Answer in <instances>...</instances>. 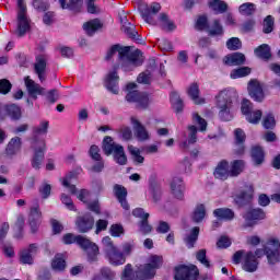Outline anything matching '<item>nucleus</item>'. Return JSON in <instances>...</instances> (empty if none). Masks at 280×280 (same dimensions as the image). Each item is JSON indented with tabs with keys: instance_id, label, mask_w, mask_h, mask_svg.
I'll use <instances>...</instances> for the list:
<instances>
[{
	"instance_id": "nucleus-13",
	"label": "nucleus",
	"mask_w": 280,
	"mask_h": 280,
	"mask_svg": "<svg viewBox=\"0 0 280 280\" xmlns=\"http://www.w3.org/2000/svg\"><path fill=\"white\" fill-rule=\"evenodd\" d=\"M266 256L269 264H279L280 242L278 238H270L266 246Z\"/></svg>"
},
{
	"instance_id": "nucleus-7",
	"label": "nucleus",
	"mask_w": 280,
	"mask_h": 280,
	"mask_svg": "<svg viewBox=\"0 0 280 280\" xmlns=\"http://www.w3.org/2000/svg\"><path fill=\"white\" fill-rule=\"evenodd\" d=\"M30 16L27 15V4L25 0H18V14H16V27L14 30L15 36L19 38L30 32Z\"/></svg>"
},
{
	"instance_id": "nucleus-34",
	"label": "nucleus",
	"mask_w": 280,
	"mask_h": 280,
	"mask_svg": "<svg viewBox=\"0 0 280 280\" xmlns=\"http://www.w3.org/2000/svg\"><path fill=\"white\" fill-rule=\"evenodd\" d=\"M198 235H200V228H192L189 235L185 237V243L188 248H194V245L198 242Z\"/></svg>"
},
{
	"instance_id": "nucleus-12",
	"label": "nucleus",
	"mask_w": 280,
	"mask_h": 280,
	"mask_svg": "<svg viewBox=\"0 0 280 280\" xmlns=\"http://www.w3.org/2000/svg\"><path fill=\"white\" fill-rule=\"evenodd\" d=\"M139 10L145 23H149V25H156L154 14H159V12H161V4L159 2H153L150 7L148 4H141Z\"/></svg>"
},
{
	"instance_id": "nucleus-58",
	"label": "nucleus",
	"mask_w": 280,
	"mask_h": 280,
	"mask_svg": "<svg viewBox=\"0 0 280 280\" xmlns=\"http://www.w3.org/2000/svg\"><path fill=\"white\" fill-rule=\"evenodd\" d=\"M12 91V83L8 79L0 80V93L2 95H8Z\"/></svg>"
},
{
	"instance_id": "nucleus-39",
	"label": "nucleus",
	"mask_w": 280,
	"mask_h": 280,
	"mask_svg": "<svg viewBox=\"0 0 280 280\" xmlns=\"http://www.w3.org/2000/svg\"><path fill=\"white\" fill-rule=\"evenodd\" d=\"M210 36H222L224 34V28L222 27V24H220V21L214 20L211 24V26H208L207 28Z\"/></svg>"
},
{
	"instance_id": "nucleus-55",
	"label": "nucleus",
	"mask_w": 280,
	"mask_h": 280,
	"mask_svg": "<svg viewBox=\"0 0 280 280\" xmlns=\"http://www.w3.org/2000/svg\"><path fill=\"white\" fill-rule=\"evenodd\" d=\"M132 250H135L133 242H126L121 245V253L126 259V257L132 255Z\"/></svg>"
},
{
	"instance_id": "nucleus-26",
	"label": "nucleus",
	"mask_w": 280,
	"mask_h": 280,
	"mask_svg": "<svg viewBox=\"0 0 280 280\" xmlns=\"http://www.w3.org/2000/svg\"><path fill=\"white\" fill-rule=\"evenodd\" d=\"M266 213L261 209H253L244 214L245 228L255 225V220H264Z\"/></svg>"
},
{
	"instance_id": "nucleus-25",
	"label": "nucleus",
	"mask_w": 280,
	"mask_h": 280,
	"mask_svg": "<svg viewBox=\"0 0 280 280\" xmlns=\"http://www.w3.org/2000/svg\"><path fill=\"white\" fill-rule=\"evenodd\" d=\"M38 253V245L31 244L28 248L23 249L20 254V261L21 264H34L33 255H36Z\"/></svg>"
},
{
	"instance_id": "nucleus-5",
	"label": "nucleus",
	"mask_w": 280,
	"mask_h": 280,
	"mask_svg": "<svg viewBox=\"0 0 280 280\" xmlns=\"http://www.w3.org/2000/svg\"><path fill=\"white\" fill-rule=\"evenodd\" d=\"M103 152L106 156H110V154H113L114 161L118 165H126V163H128V156L126 155L124 147L114 142L110 136H106L103 140Z\"/></svg>"
},
{
	"instance_id": "nucleus-18",
	"label": "nucleus",
	"mask_w": 280,
	"mask_h": 280,
	"mask_svg": "<svg viewBox=\"0 0 280 280\" xmlns=\"http://www.w3.org/2000/svg\"><path fill=\"white\" fill-rule=\"evenodd\" d=\"M24 84L26 86L27 93L33 100H38V95H45V88L40 84L35 83L30 77L24 78Z\"/></svg>"
},
{
	"instance_id": "nucleus-45",
	"label": "nucleus",
	"mask_w": 280,
	"mask_h": 280,
	"mask_svg": "<svg viewBox=\"0 0 280 280\" xmlns=\"http://www.w3.org/2000/svg\"><path fill=\"white\" fill-rule=\"evenodd\" d=\"M253 194H255V188L253 187V184H245L238 197L241 198V200H250V198H253Z\"/></svg>"
},
{
	"instance_id": "nucleus-2",
	"label": "nucleus",
	"mask_w": 280,
	"mask_h": 280,
	"mask_svg": "<svg viewBox=\"0 0 280 280\" xmlns=\"http://www.w3.org/2000/svg\"><path fill=\"white\" fill-rule=\"evenodd\" d=\"M163 266V256L152 255L149 257V262L145 265H141L135 271L132 270V265L127 264L122 270L121 280H148L153 279L156 275V270Z\"/></svg>"
},
{
	"instance_id": "nucleus-32",
	"label": "nucleus",
	"mask_w": 280,
	"mask_h": 280,
	"mask_svg": "<svg viewBox=\"0 0 280 280\" xmlns=\"http://www.w3.org/2000/svg\"><path fill=\"white\" fill-rule=\"evenodd\" d=\"M188 95L196 104H205V98L200 97V88L196 83L188 88Z\"/></svg>"
},
{
	"instance_id": "nucleus-1",
	"label": "nucleus",
	"mask_w": 280,
	"mask_h": 280,
	"mask_svg": "<svg viewBox=\"0 0 280 280\" xmlns=\"http://www.w3.org/2000/svg\"><path fill=\"white\" fill-rule=\"evenodd\" d=\"M117 59V68L125 71H135L137 67L143 65V54L141 50L131 51L130 47L114 45L109 48L106 55V60Z\"/></svg>"
},
{
	"instance_id": "nucleus-52",
	"label": "nucleus",
	"mask_w": 280,
	"mask_h": 280,
	"mask_svg": "<svg viewBox=\"0 0 280 280\" xmlns=\"http://www.w3.org/2000/svg\"><path fill=\"white\" fill-rule=\"evenodd\" d=\"M7 113L11 119H21V107L16 105H9L7 107Z\"/></svg>"
},
{
	"instance_id": "nucleus-51",
	"label": "nucleus",
	"mask_w": 280,
	"mask_h": 280,
	"mask_svg": "<svg viewBox=\"0 0 280 280\" xmlns=\"http://www.w3.org/2000/svg\"><path fill=\"white\" fill-rule=\"evenodd\" d=\"M226 47L230 51H237V49H242V40L237 37H232L226 42Z\"/></svg>"
},
{
	"instance_id": "nucleus-41",
	"label": "nucleus",
	"mask_w": 280,
	"mask_h": 280,
	"mask_svg": "<svg viewBox=\"0 0 280 280\" xmlns=\"http://www.w3.org/2000/svg\"><path fill=\"white\" fill-rule=\"evenodd\" d=\"M49 130V121L43 120L38 126L33 128L34 138L40 137V135H47Z\"/></svg>"
},
{
	"instance_id": "nucleus-6",
	"label": "nucleus",
	"mask_w": 280,
	"mask_h": 280,
	"mask_svg": "<svg viewBox=\"0 0 280 280\" xmlns=\"http://www.w3.org/2000/svg\"><path fill=\"white\" fill-rule=\"evenodd\" d=\"M104 246L105 258L112 266H124L126 264V258L121 250L113 243V238L105 236L102 240Z\"/></svg>"
},
{
	"instance_id": "nucleus-40",
	"label": "nucleus",
	"mask_w": 280,
	"mask_h": 280,
	"mask_svg": "<svg viewBox=\"0 0 280 280\" xmlns=\"http://www.w3.org/2000/svg\"><path fill=\"white\" fill-rule=\"evenodd\" d=\"M205 215H207L205 205L197 206L191 215L192 222H202V220H205Z\"/></svg>"
},
{
	"instance_id": "nucleus-33",
	"label": "nucleus",
	"mask_w": 280,
	"mask_h": 280,
	"mask_svg": "<svg viewBox=\"0 0 280 280\" xmlns=\"http://www.w3.org/2000/svg\"><path fill=\"white\" fill-rule=\"evenodd\" d=\"M102 22L100 20H91L83 24V30L88 34V36H93L97 30H101Z\"/></svg>"
},
{
	"instance_id": "nucleus-62",
	"label": "nucleus",
	"mask_w": 280,
	"mask_h": 280,
	"mask_svg": "<svg viewBox=\"0 0 280 280\" xmlns=\"http://www.w3.org/2000/svg\"><path fill=\"white\" fill-rule=\"evenodd\" d=\"M241 110L245 117H247L253 112V103L248 100H243L241 105Z\"/></svg>"
},
{
	"instance_id": "nucleus-20",
	"label": "nucleus",
	"mask_w": 280,
	"mask_h": 280,
	"mask_svg": "<svg viewBox=\"0 0 280 280\" xmlns=\"http://www.w3.org/2000/svg\"><path fill=\"white\" fill-rule=\"evenodd\" d=\"M131 125L133 126V131L136 139L138 141H148L150 139V132L136 117L130 118Z\"/></svg>"
},
{
	"instance_id": "nucleus-59",
	"label": "nucleus",
	"mask_w": 280,
	"mask_h": 280,
	"mask_svg": "<svg viewBox=\"0 0 280 280\" xmlns=\"http://www.w3.org/2000/svg\"><path fill=\"white\" fill-rule=\"evenodd\" d=\"M122 32L129 36V38H137V31L135 30V25L130 23H126L122 25Z\"/></svg>"
},
{
	"instance_id": "nucleus-63",
	"label": "nucleus",
	"mask_w": 280,
	"mask_h": 280,
	"mask_svg": "<svg viewBox=\"0 0 280 280\" xmlns=\"http://www.w3.org/2000/svg\"><path fill=\"white\" fill-rule=\"evenodd\" d=\"M192 119L195 124H198V126H200L201 132H205V130H207V120H205V118L200 117V115L198 114H194Z\"/></svg>"
},
{
	"instance_id": "nucleus-49",
	"label": "nucleus",
	"mask_w": 280,
	"mask_h": 280,
	"mask_svg": "<svg viewBox=\"0 0 280 280\" xmlns=\"http://www.w3.org/2000/svg\"><path fill=\"white\" fill-rule=\"evenodd\" d=\"M73 177H75V174L71 173L70 175L66 176L62 180L63 187H67L69 189L70 194H75V185H73Z\"/></svg>"
},
{
	"instance_id": "nucleus-50",
	"label": "nucleus",
	"mask_w": 280,
	"mask_h": 280,
	"mask_svg": "<svg viewBox=\"0 0 280 280\" xmlns=\"http://www.w3.org/2000/svg\"><path fill=\"white\" fill-rule=\"evenodd\" d=\"M261 116H262V113L260 109L252 110L249 112V115L246 116V120L249 124H258L259 121H261Z\"/></svg>"
},
{
	"instance_id": "nucleus-17",
	"label": "nucleus",
	"mask_w": 280,
	"mask_h": 280,
	"mask_svg": "<svg viewBox=\"0 0 280 280\" xmlns=\"http://www.w3.org/2000/svg\"><path fill=\"white\" fill-rule=\"evenodd\" d=\"M171 195L176 200L185 199V182L180 177H174L171 182Z\"/></svg>"
},
{
	"instance_id": "nucleus-42",
	"label": "nucleus",
	"mask_w": 280,
	"mask_h": 280,
	"mask_svg": "<svg viewBox=\"0 0 280 280\" xmlns=\"http://www.w3.org/2000/svg\"><path fill=\"white\" fill-rule=\"evenodd\" d=\"M255 10H256L255 3H250V2L243 3L238 8V12L243 16H250L255 14Z\"/></svg>"
},
{
	"instance_id": "nucleus-29",
	"label": "nucleus",
	"mask_w": 280,
	"mask_h": 280,
	"mask_svg": "<svg viewBox=\"0 0 280 280\" xmlns=\"http://www.w3.org/2000/svg\"><path fill=\"white\" fill-rule=\"evenodd\" d=\"M235 137V152L236 154H244V141H246V133H244V130L236 129L234 131Z\"/></svg>"
},
{
	"instance_id": "nucleus-35",
	"label": "nucleus",
	"mask_w": 280,
	"mask_h": 280,
	"mask_svg": "<svg viewBox=\"0 0 280 280\" xmlns=\"http://www.w3.org/2000/svg\"><path fill=\"white\" fill-rule=\"evenodd\" d=\"M213 214L215 218H219L220 220H233L235 218V213L233 210L229 208H219L213 211Z\"/></svg>"
},
{
	"instance_id": "nucleus-54",
	"label": "nucleus",
	"mask_w": 280,
	"mask_h": 280,
	"mask_svg": "<svg viewBox=\"0 0 280 280\" xmlns=\"http://www.w3.org/2000/svg\"><path fill=\"white\" fill-rule=\"evenodd\" d=\"M33 8L35 10H37V12H47V9L49 8V1L48 0H34Z\"/></svg>"
},
{
	"instance_id": "nucleus-44",
	"label": "nucleus",
	"mask_w": 280,
	"mask_h": 280,
	"mask_svg": "<svg viewBox=\"0 0 280 280\" xmlns=\"http://www.w3.org/2000/svg\"><path fill=\"white\" fill-rule=\"evenodd\" d=\"M252 158L256 165H261L264 163V149L261 147H254L252 149Z\"/></svg>"
},
{
	"instance_id": "nucleus-19",
	"label": "nucleus",
	"mask_w": 280,
	"mask_h": 280,
	"mask_svg": "<svg viewBox=\"0 0 280 280\" xmlns=\"http://www.w3.org/2000/svg\"><path fill=\"white\" fill-rule=\"evenodd\" d=\"M95 224V219H93V215L85 214L83 217L77 218L75 225L79 231V233H89L91 229H93Z\"/></svg>"
},
{
	"instance_id": "nucleus-37",
	"label": "nucleus",
	"mask_w": 280,
	"mask_h": 280,
	"mask_svg": "<svg viewBox=\"0 0 280 280\" xmlns=\"http://www.w3.org/2000/svg\"><path fill=\"white\" fill-rule=\"evenodd\" d=\"M160 25L162 30L165 32H173V30H176V25H174V22L170 21V18L165 13H161L160 16Z\"/></svg>"
},
{
	"instance_id": "nucleus-57",
	"label": "nucleus",
	"mask_w": 280,
	"mask_h": 280,
	"mask_svg": "<svg viewBox=\"0 0 280 280\" xmlns=\"http://www.w3.org/2000/svg\"><path fill=\"white\" fill-rule=\"evenodd\" d=\"M197 260L200 261L206 268H211V264L209 262V259H207V250L200 249L197 252Z\"/></svg>"
},
{
	"instance_id": "nucleus-10",
	"label": "nucleus",
	"mask_w": 280,
	"mask_h": 280,
	"mask_svg": "<svg viewBox=\"0 0 280 280\" xmlns=\"http://www.w3.org/2000/svg\"><path fill=\"white\" fill-rule=\"evenodd\" d=\"M198 277H200V270H198L196 265L175 267V280H198Z\"/></svg>"
},
{
	"instance_id": "nucleus-8",
	"label": "nucleus",
	"mask_w": 280,
	"mask_h": 280,
	"mask_svg": "<svg viewBox=\"0 0 280 280\" xmlns=\"http://www.w3.org/2000/svg\"><path fill=\"white\" fill-rule=\"evenodd\" d=\"M234 264H242L243 270L245 272H257V268L259 267V260L253 252H246L244 249L237 250L233 255Z\"/></svg>"
},
{
	"instance_id": "nucleus-56",
	"label": "nucleus",
	"mask_w": 280,
	"mask_h": 280,
	"mask_svg": "<svg viewBox=\"0 0 280 280\" xmlns=\"http://www.w3.org/2000/svg\"><path fill=\"white\" fill-rule=\"evenodd\" d=\"M118 132L124 141H130V139H132V129H130V127L122 126L119 128Z\"/></svg>"
},
{
	"instance_id": "nucleus-61",
	"label": "nucleus",
	"mask_w": 280,
	"mask_h": 280,
	"mask_svg": "<svg viewBox=\"0 0 280 280\" xmlns=\"http://www.w3.org/2000/svg\"><path fill=\"white\" fill-rule=\"evenodd\" d=\"M137 80L139 84H150V82H152V74L150 71L142 72L138 75Z\"/></svg>"
},
{
	"instance_id": "nucleus-4",
	"label": "nucleus",
	"mask_w": 280,
	"mask_h": 280,
	"mask_svg": "<svg viewBox=\"0 0 280 280\" xmlns=\"http://www.w3.org/2000/svg\"><path fill=\"white\" fill-rule=\"evenodd\" d=\"M63 244H75L78 243L83 250L88 254V260L93 262L97 261V255H100V247L97 244L91 242L89 238H84L82 235H74L68 233L62 237Z\"/></svg>"
},
{
	"instance_id": "nucleus-30",
	"label": "nucleus",
	"mask_w": 280,
	"mask_h": 280,
	"mask_svg": "<svg viewBox=\"0 0 280 280\" xmlns=\"http://www.w3.org/2000/svg\"><path fill=\"white\" fill-rule=\"evenodd\" d=\"M208 5L213 12H217V14H224V12L229 10V4L222 0H209Z\"/></svg>"
},
{
	"instance_id": "nucleus-47",
	"label": "nucleus",
	"mask_w": 280,
	"mask_h": 280,
	"mask_svg": "<svg viewBox=\"0 0 280 280\" xmlns=\"http://www.w3.org/2000/svg\"><path fill=\"white\" fill-rule=\"evenodd\" d=\"M249 73H250V68L243 67V68L232 70L230 78H232V80H237V78H246V75H249Z\"/></svg>"
},
{
	"instance_id": "nucleus-31",
	"label": "nucleus",
	"mask_w": 280,
	"mask_h": 280,
	"mask_svg": "<svg viewBox=\"0 0 280 280\" xmlns=\"http://www.w3.org/2000/svg\"><path fill=\"white\" fill-rule=\"evenodd\" d=\"M244 161L242 160H235L233 162H231L230 165V178H235L237 176H240V174H242V172H244Z\"/></svg>"
},
{
	"instance_id": "nucleus-15",
	"label": "nucleus",
	"mask_w": 280,
	"mask_h": 280,
	"mask_svg": "<svg viewBox=\"0 0 280 280\" xmlns=\"http://www.w3.org/2000/svg\"><path fill=\"white\" fill-rule=\"evenodd\" d=\"M42 220H43V212H40V206L36 203L31 208V212L28 215V224L32 233L38 232V228L40 226Z\"/></svg>"
},
{
	"instance_id": "nucleus-14",
	"label": "nucleus",
	"mask_w": 280,
	"mask_h": 280,
	"mask_svg": "<svg viewBox=\"0 0 280 280\" xmlns=\"http://www.w3.org/2000/svg\"><path fill=\"white\" fill-rule=\"evenodd\" d=\"M132 215L141 220L139 223L140 233H143V235H148V233H152V225L148 223V218H150V213L145 212L143 208H136L132 211Z\"/></svg>"
},
{
	"instance_id": "nucleus-22",
	"label": "nucleus",
	"mask_w": 280,
	"mask_h": 280,
	"mask_svg": "<svg viewBox=\"0 0 280 280\" xmlns=\"http://www.w3.org/2000/svg\"><path fill=\"white\" fill-rule=\"evenodd\" d=\"M247 89L250 97L255 100V102L264 101V88H261V83H259V81H249Z\"/></svg>"
},
{
	"instance_id": "nucleus-38",
	"label": "nucleus",
	"mask_w": 280,
	"mask_h": 280,
	"mask_svg": "<svg viewBox=\"0 0 280 280\" xmlns=\"http://www.w3.org/2000/svg\"><path fill=\"white\" fill-rule=\"evenodd\" d=\"M254 51H255L256 56L258 58H261L262 60H270V57L272 56L270 54V46H268V44L260 45Z\"/></svg>"
},
{
	"instance_id": "nucleus-27",
	"label": "nucleus",
	"mask_w": 280,
	"mask_h": 280,
	"mask_svg": "<svg viewBox=\"0 0 280 280\" xmlns=\"http://www.w3.org/2000/svg\"><path fill=\"white\" fill-rule=\"evenodd\" d=\"M223 62L229 67H237L246 62V56L242 52H234L224 57Z\"/></svg>"
},
{
	"instance_id": "nucleus-53",
	"label": "nucleus",
	"mask_w": 280,
	"mask_h": 280,
	"mask_svg": "<svg viewBox=\"0 0 280 280\" xmlns=\"http://www.w3.org/2000/svg\"><path fill=\"white\" fill-rule=\"evenodd\" d=\"M51 266L54 270H62L66 267L65 258L62 257V255H56L51 262Z\"/></svg>"
},
{
	"instance_id": "nucleus-24",
	"label": "nucleus",
	"mask_w": 280,
	"mask_h": 280,
	"mask_svg": "<svg viewBox=\"0 0 280 280\" xmlns=\"http://www.w3.org/2000/svg\"><path fill=\"white\" fill-rule=\"evenodd\" d=\"M213 174L219 180H228L231 178L229 162L226 160L219 162Z\"/></svg>"
},
{
	"instance_id": "nucleus-21",
	"label": "nucleus",
	"mask_w": 280,
	"mask_h": 280,
	"mask_svg": "<svg viewBox=\"0 0 280 280\" xmlns=\"http://www.w3.org/2000/svg\"><path fill=\"white\" fill-rule=\"evenodd\" d=\"M105 86L110 91V93H114V95L119 93V75L117 74V70H113L107 73L105 78Z\"/></svg>"
},
{
	"instance_id": "nucleus-3",
	"label": "nucleus",
	"mask_w": 280,
	"mask_h": 280,
	"mask_svg": "<svg viewBox=\"0 0 280 280\" xmlns=\"http://www.w3.org/2000/svg\"><path fill=\"white\" fill-rule=\"evenodd\" d=\"M217 108H219V116L223 121H231V108H233V101L237 100V92L234 89H225L219 92L215 96Z\"/></svg>"
},
{
	"instance_id": "nucleus-28",
	"label": "nucleus",
	"mask_w": 280,
	"mask_h": 280,
	"mask_svg": "<svg viewBox=\"0 0 280 280\" xmlns=\"http://www.w3.org/2000/svg\"><path fill=\"white\" fill-rule=\"evenodd\" d=\"M188 132V140L179 144V148L185 151L189 150V147L194 145V143L198 141V138L196 137V135L198 133V128H196V126H189Z\"/></svg>"
},
{
	"instance_id": "nucleus-9",
	"label": "nucleus",
	"mask_w": 280,
	"mask_h": 280,
	"mask_svg": "<svg viewBox=\"0 0 280 280\" xmlns=\"http://www.w3.org/2000/svg\"><path fill=\"white\" fill-rule=\"evenodd\" d=\"M135 89H137V83L127 84V102L137 104L138 108H148V106H150V96H148L147 93L139 92Z\"/></svg>"
},
{
	"instance_id": "nucleus-48",
	"label": "nucleus",
	"mask_w": 280,
	"mask_h": 280,
	"mask_svg": "<svg viewBox=\"0 0 280 280\" xmlns=\"http://www.w3.org/2000/svg\"><path fill=\"white\" fill-rule=\"evenodd\" d=\"M275 30V18L272 15H268L265 18L262 23V32L264 34H270Z\"/></svg>"
},
{
	"instance_id": "nucleus-46",
	"label": "nucleus",
	"mask_w": 280,
	"mask_h": 280,
	"mask_svg": "<svg viewBox=\"0 0 280 280\" xmlns=\"http://www.w3.org/2000/svg\"><path fill=\"white\" fill-rule=\"evenodd\" d=\"M171 104L177 113H180V110H183V98H180V95L177 92L171 93Z\"/></svg>"
},
{
	"instance_id": "nucleus-23",
	"label": "nucleus",
	"mask_w": 280,
	"mask_h": 280,
	"mask_svg": "<svg viewBox=\"0 0 280 280\" xmlns=\"http://www.w3.org/2000/svg\"><path fill=\"white\" fill-rule=\"evenodd\" d=\"M114 195L117 198L118 202H120L122 209H125V211H128L130 209V205H128V200H126V198H128V190L126 189V187L116 184L114 186Z\"/></svg>"
},
{
	"instance_id": "nucleus-43",
	"label": "nucleus",
	"mask_w": 280,
	"mask_h": 280,
	"mask_svg": "<svg viewBox=\"0 0 280 280\" xmlns=\"http://www.w3.org/2000/svg\"><path fill=\"white\" fill-rule=\"evenodd\" d=\"M128 151L131 154L135 163H143L145 161V158L142 156L141 150H139V148H137L132 144H129Z\"/></svg>"
},
{
	"instance_id": "nucleus-60",
	"label": "nucleus",
	"mask_w": 280,
	"mask_h": 280,
	"mask_svg": "<svg viewBox=\"0 0 280 280\" xmlns=\"http://www.w3.org/2000/svg\"><path fill=\"white\" fill-rule=\"evenodd\" d=\"M81 202H84L85 205H89L91 202V192L86 189H81L77 196Z\"/></svg>"
},
{
	"instance_id": "nucleus-36",
	"label": "nucleus",
	"mask_w": 280,
	"mask_h": 280,
	"mask_svg": "<svg viewBox=\"0 0 280 280\" xmlns=\"http://www.w3.org/2000/svg\"><path fill=\"white\" fill-rule=\"evenodd\" d=\"M22 141L20 137H14L10 140L7 147L8 154H16L21 152Z\"/></svg>"
},
{
	"instance_id": "nucleus-64",
	"label": "nucleus",
	"mask_w": 280,
	"mask_h": 280,
	"mask_svg": "<svg viewBox=\"0 0 280 280\" xmlns=\"http://www.w3.org/2000/svg\"><path fill=\"white\" fill-rule=\"evenodd\" d=\"M209 24L207 23V16L201 15L196 22V30H208Z\"/></svg>"
},
{
	"instance_id": "nucleus-16",
	"label": "nucleus",
	"mask_w": 280,
	"mask_h": 280,
	"mask_svg": "<svg viewBox=\"0 0 280 280\" xmlns=\"http://www.w3.org/2000/svg\"><path fill=\"white\" fill-rule=\"evenodd\" d=\"M34 71L40 82L47 80V56L39 55L36 57Z\"/></svg>"
},
{
	"instance_id": "nucleus-11",
	"label": "nucleus",
	"mask_w": 280,
	"mask_h": 280,
	"mask_svg": "<svg viewBox=\"0 0 280 280\" xmlns=\"http://www.w3.org/2000/svg\"><path fill=\"white\" fill-rule=\"evenodd\" d=\"M32 148L34 150L33 158L31 160L32 167L34 170H40V165H43V162L45 161V140H34Z\"/></svg>"
}]
</instances>
